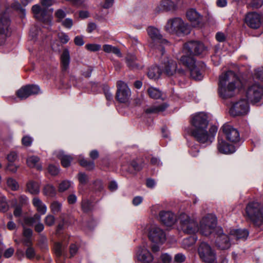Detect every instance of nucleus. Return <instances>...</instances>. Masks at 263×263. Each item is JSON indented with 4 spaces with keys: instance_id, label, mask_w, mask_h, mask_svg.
I'll return each mask as SVG.
<instances>
[{
    "instance_id": "nucleus-1",
    "label": "nucleus",
    "mask_w": 263,
    "mask_h": 263,
    "mask_svg": "<svg viewBox=\"0 0 263 263\" xmlns=\"http://www.w3.org/2000/svg\"><path fill=\"white\" fill-rule=\"evenodd\" d=\"M191 122L192 128L187 132L199 143L206 145L210 144L217 132V127L212 125L208 131V117L203 112L193 115Z\"/></svg>"
},
{
    "instance_id": "nucleus-2",
    "label": "nucleus",
    "mask_w": 263,
    "mask_h": 263,
    "mask_svg": "<svg viewBox=\"0 0 263 263\" xmlns=\"http://www.w3.org/2000/svg\"><path fill=\"white\" fill-rule=\"evenodd\" d=\"M241 87L240 80L233 71L229 70L219 76L218 93L223 99L233 97Z\"/></svg>"
},
{
    "instance_id": "nucleus-3",
    "label": "nucleus",
    "mask_w": 263,
    "mask_h": 263,
    "mask_svg": "<svg viewBox=\"0 0 263 263\" xmlns=\"http://www.w3.org/2000/svg\"><path fill=\"white\" fill-rule=\"evenodd\" d=\"M165 30L177 35L187 34L191 32L190 26L180 17L169 19L165 26Z\"/></svg>"
},
{
    "instance_id": "nucleus-4",
    "label": "nucleus",
    "mask_w": 263,
    "mask_h": 263,
    "mask_svg": "<svg viewBox=\"0 0 263 263\" xmlns=\"http://www.w3.org/2000/svg\"><path fill=\"white\" fill-rule=\"evenodd\" d=\"M55 2V0H42L41 3L43 8L38 5H35L32 7V11L37 20L43 22L47 25H50L51 17L48 14L47 8L52 6Z\"/></svg>"
},
{
    "instance_id": "nucleus-5",
    "label": "nucleus",
    "mask_w": 263,
    "mask_h": 263,
    "mask_svg": "<svg viewBox=\"0 0 263 263\" xmlns=\"http://www.w3.org/2000/svg\"><path fill=\"white\" fill-rule=\"evenodd\" d=\"M217 220L215 216L208 214L203 217L200 221L198 231L205 236L210 235L212 233H216Z\"/></svg>"
},
{
    "instance_id": "nucleus-6",
    "label": "nucleus",
    "mask_w": 263,
    "mask_h": 263,
    "mask_svg": "<svg viewBox=\"0 0 263 263\" xmlns=\"http://www.w3.org/2000/svg\"><path fill=\"white\" fill-rule=\"evenodd\" d=\"M201 260L206 263H215L216 253L214 249L206 242H202L199 245L197 250Z\"/></svg>"
},
{
    "instance_id": "nucleus-7",
    "label": "nucleus",
    "mask_w": 263,
    "mask_h": 263,
    "mask_svg": "<svg viewBox=\"0 0 263 263\" xmlns=\"http://www.w3.org/2000/svg\"><path fill=\"white\" fill-rule=\"evenodd\" d=\"M180 228L182 231L186 234H195L198 232L197 222L186 214L181 213L178 217Z\"/></svg>"
},
{
    "instance_id": "nucleus-8",
    "label": "nucleus",
    "mask_w": 263,
    "mask_h": 263,
    "mask_svg": "<svg viewBox=\"0 0 263 263\" xmlns=\"http://www.w3.org/2000/svg\"><path fill=\"white\" fill-rule=\"evenodd\" d=\"M144 233H147L149 240L154 243L162 244L166 240V235L164 231L156 226H146L144 227Z\"/></svg>"
},
{
    "instance_id": "nucleus-9",
    "label": "nucleus",
    "mask_w": 263,
    "mask_h": 263,
    "mask_svg": "<svg viewBox=\"0 0 263 263\" xmlns=\"http://www.w3.org/2000/svg\"><path fill=\"white\" fill-rule=\"evenodd\" d=\"M147 32L148 36L151 39L152 42L149 43V46L151 48H155V45H159V47L158 49L159 50L161 55L164 53V49L161 46V44H167L168 42L162 38V36L160 33L159 30L154 27L149 26L147 29Z\"/></svg>"
},
{
    "instance_id": "nucleus-10",
    "label": "nucleus",
    "mask_w": 263,
    "mask_h": 263,
    "mask_svg": "<svg viewBox=\"0 0 263 263\" xmlns=\"http://www.w3.org/2000/svg\"><path fill=\"white\" fill-rule=\"evenodd\" d=\"M246 96L251 103H258L263 99V87L258 83L252 84L247 89Z\"/></svg>"
},
{
    "instance_id": "nucleus-11",
    "label": "nucleus",
    "mask_w": 263,
    "mask_h": 263,
    "mask_svg": "<svg viewBox=\"0 0 263 263\" xmlns=\"http://www.w3.org/2000/svg\"><path fill=\"white\" fill-rule=\"evenodd\" d=\"M206 48L203 43L198 41H191L185 43L184 45L183 51L187 55L185 57H193V55H199L203 53Z\"/></svg>"
},
{
    "instance_id": "nucleus-12",
    "label": "nucleus",
    "mask_w": 263,
    "mask_h": 263,
    "mask_svg": "<svg viewBox=\"0 0 263 263\" xmlns=\"http://www.w3.org/2000/svg\"><path fill=\"white\" fill-rule=\"evenodd\" d=\"M180 62L186 66L190 70L191 76L196 80H200L202 78L201 73L196 65L194 59L191 57L182 56Z\"/></svg>"
},
{
    "instance_id": "nucleus-13",
    "label": "nucleus",
    "mask_w": 263,
    "mask_h": 263,
    "mask_svg": "<svg viewBox=\"0 0 263 263\" xmlns=\"http://www.w3.org/2000/svg\"><path fill=\"white\" fill-rule=\"evenodd\" d=\"M249 111V105L245 99H240L232 103L230 114L233 116H243Z\"/></svg>"
},
{
    "instance_id": "nucleus-14",
    "label": "nucleus",
    "mask_w": 263,
    "mask_h": 263,
    "mask_svg": "<svg viewBox=\"0 0 263 263\" xmlns=\"http://www.w3.org/2000/svg\"><path fill=\"white\" fill-rule=\"evenodd\" d=\"M135 257L141 263H151L154 260V256L145 243L137 248Z\"/></svg>"
},
{
    "instance_id": "nucleus-15",
    "label": "nucleus",
    "mask_w": 263,
    "mask_h": 263,
    "mask_svg": "<svg viewBox=\"0 0 263 263\" xmlns=\"http://www.w3.org/2000/svg\"><path fill=\"white\" fill-rule=\"evenodd\" d=\"M215 245L221 250L229 249L231 246L230 236L223 233L222 229L218 227L216 229L215 233Z\"/></svg>"
},
{
    "instance_id": "nucleus-16",
    "label": "nucleus",
    "mask_w": 263,
    "mask_h": 263,
    "mask_svg": "<svg viewBox=\"0 0 263 263\" xmlns=\"http://www.w3.org/2000/svg\"><path fill=\"white\" fill-rule=\"evenodd\" d=\"M10 21L8 14L0 10V45L3 44L9 34Z\"/></svg>"
},
{
    "instance_id": "nucleus-17",
    "label": "nucleus",
    "mask_w": 263,
    "mask_h": 263,
    "mask_svg": "<svg viewBox=\"0 0 263 263\" xmlns=\"http://www.w3.org/2000/svg\"><path fill=\"white\" fill-rule=\"evenodd\" d=\"M117 85L116 99L121 103L127 102L131 96V92L128 86L122 81H118Z\"/></svg>"
},
{
    "instance_id": "nucleus-18",
    "label": "nucleus",
    "mask_w": 263,
    "mask_h": 263,
    "mask_svg": "<svg viewBox=\"0 0 263 263\" xmlns=\"http://www.w3.org/2000/svg\"><path fill=\"white\" fill-rule=\"evenodd\" d=\"M226 139L232 143H237L240 140L239 133L236 128L229 124H225L222 127Z\"/></svg>"
},
{
    "instance_id": "nucleus-19",
    "label": "nucleus",
    "mask_w": 263,
    "mask_h": 263,
    "mask_svg": "<svg viewBox=\"0 0 263 263\" xmlns=\"http://www.w3.org/2000/svg\"><path fill=\"white\" fill-rule=\"evenodd\" d=\"M39 92L40 88L37 85H28L18 89L16 92V95L21 100H24L31 95L38 94Z\"/></svg>"
},
{
    "instance_id": "nucleus-20",
    "label": "nucleus",
    "mask_w": 263,
    "mask_h": 263,
    "mask_svg": "<svg viewBox=\"0 0 263 263\" xmlns=\"http://www.w3.org/2000/svg\"><path fill=\"white\" fill-rule=\"evenodd\" d=\"M245 22L250 28L257 29L261 24V16L256 12H250L246 15Z\"/></svg>"
},
{
    "instance_id": "nucleus-21",
    "label": "nucleus",
    "mask_w": 263,
    "mask_h": 263,
    "mask_svg": "<svg viewBox=\"0 0 263 263\" xmlns=\"http://www.w3.org/2000/svg\"><path fill=\"white\" fill-rule=\"evenodd\" d=\"M159 217L161 221L168 227L174 225L177 221L176 216L171 211H161L159 213Z\"/></svg>"
},
{
    "instance_id": "nucleus-22",
    "label": "nucleus",
    "mask_w": 263,
    "mask_h": 263,
    "mask_svg": "<svg viewBox=\"0 0 263 263\" xmlns=\"http://www.w3.org/2000/svg\"><path fill=\"white\" fill-rule=\"evenodd\" d=\"M217 149L219 153L223 154H231L236 151L233 144H228L225 140L218 138Z\"/></svg>"
},
{
    "instance_id": "nucleus-23",
    "label": "nucleus",
    "mask_w": 263,
    "mask_h": 263,
    "mask_svg": "<svg viewBox=\"0 0 263 263\" xmlns=\"http://www.w3.org/2000/svg\"><path fill=\"white\" fill-rule=\"evenodd\" d=\"M186 17L195 26H199L202 21V16L195 9H190L186 12Z\"/></svg>"
},
{
    "instance_id": "nucleus-24",
    "label": "nucleus",
    "mask_w": 263,
    "mask_h": 263,
    "mask_svg": "<svg viewBox=\"0 0 263 263\" xmlns=\"http://www.w3.org/2000/svg\"><path fill=\"white\" fill-rule=\"evenodd\" d=\"M229 234L232 240H246L249 235V232L246 229H232Z\"/></svg>"
},
{
    "instance_id": "nucleus-25",
    "label": "nucleus",
    "mask_w": 263,
    "mask_h": 263,
    "mask_svg": "<svg viewBox=\"0 0 263 263\" xmlns=\"http://www.w3.org/2000/svg\"><path fill=\"white\" fill-rule=\"evenodd\" d=\"M176 5L171 0H162L157 6L155 11L159 13L164 11H170L176 9Z\"/></svg>"
},
{
    "instance_id": "nucleus-26",
    "label": "nucleus",
    "mask_w": 263,
    "mask_h": 263,
    "mask_svg": "<svg viewBox=\"0 0 263 263\" xmlns=\"http://www.w3.org/2000/svg\"><path fill=\"white\" fill-rule=\"evenodd\" d=\"M127 66L132 69H138L142 68V64L138 62L137 58L134 54H128L125 58Z\"/></svg>"
},
{
    "instance_id": "nucleus-27",
    "label": "nucleus",
    "mask_w": 263,
    "mask_h": 263,
    "mask_svg": "<svg viewBox=\"0 0 263 263\" xmlns=\"http://www.w3.org/2000/svg\"><path fill=\"white\" fill-rule=\"evenodd\" d=\"M163 72L167 76H171L175 72L177 68V64L172 60L167 61L166 63H164V66L162 67Z\"/></svg>"
},
{
    "instance_id": "nucleus-28",
    "label": "nucleus",
    "mask_w": 263,
    "mask_h": 263,
    "mask_svg": "<svg viewBox=\"0 0 263 263\" xmlns=\"http://www.w3.org/2000/svg\"><path fill=\"white\" fill-rule=\"evenodd\" d=\"M32 204L35 208L36 211L40 215L46 214L47 208L45 203L38 197H34L32 199Z\"/></svg>"
},
{
    "instance_id": "nucleus-29",
    "label": "nucleus",
    "mask_w": 263,
    "mask_h": 263,
    "mask_svg": "<svg viewBox=\"0 0 263 263\" xmlns=\"http://www.w3.org/2000/svg\"><path fill=\"white\" fill-rule=\"evenodd\" d=\"M61 67L63 71H67L70 63V54L67 49H65L61 55Z\"/></svg>"
},
{
    "instance_id": "nucleus-30",
    "label": "nucleus",
    "mask_w": 263,
    "mask_h": 263,
    "mask_svg": "<svg viewBox=\"0 0 263 263\" xmlns=\"http://www.w3.org/2000/svg\"><path fill=\"white\" fill-rule=\"evenodd\" d=\"M26 163L30 167H34L39 171L42 169V165L40 163V158L37 156H31L28 157Z\"/></svg>"
},
{
    "instance_id": "nucleus-31",
    "label": "nucleus",
    "mask_w": 263,
    "mask_h": 263,
    "mask_svg": "<svg viewBox=\"0 0 263 263\" xmlns=\"http://www.w3.org/2000/svg\"><path fill=\"white\" fill-rule=\"evenodd\" d=\"M41 221V215L35 213L33 216L25 217L24 218V222L22 223L23 227L24 226H31Z\"/></svg>"
},
{
    "instance_id": "nucleus-32",
    "label": "nucleus",
    "mask_w": 263,
    "mask_h": 263,
    "mask_svg": "<svg viewBox=\"0 0 263 263\" xmlns=\"http://www.w3.org/2000/svg\"><path fill=\"white\" fill-rule=\"evenodd\" d=\"M55 155L61 160V164L65 167H68L70 164L72 158L70 156L65 155L62 151L55 152Z\"/></svg>"
},
{
    "instance_id": "nucleus-33",
    "label": "nucleus",
    "mask_w": 263,
    "mask_h": 263,
    "mask_svg": "<svg viewBox=\"0 0 263 263\" xmlns=\"http://www.w3.org/2000/svg\"><path fill=\"white\" fill-rule=\"evenodd\" d=\"M27 189L31 194L36 195L40 193V185L39 183L33 181H29L28 182Z\"/></svg>"
},
{
    "instance_id": "nucleus-34",
    "label": "nucleus",
    "mask_w": 263,
    "mask_h": 263,
    "mask_svg": "<svg viewBox=\"0 0 263 263\" xmlns=\"http://www.w3.org/2000/svg\"><path fill=\"white\" fill-rule=\"evenodd\" d=\"M103 50L108 53H112L117 55L119 57H121L122 54L120 52V49L115 46H112L110 45L105 44L103 46Z\"/></svg>"
},
{
    "instance_id": "nucleus-35",
    "label": "nucleus",
    "mask_w": 263,
    "mask_h": 263,
    "mask_svg": "<svg viewBox=\"0 0 263 263\" xmlns=\"http://www.w3.org/2000/svg\"><path fill=\"white\" fill-rule=\"evenodd\" d=\"M197 239V237L195 236H192L184 238L182 241V246L184 249H187L195 244Z\"/></svg>"
},
{
    "instance_id": "nucleus-36",
    "label": "nucleus",
    "mask_w": 263,
    "mask_h": 263,
    "mask_svg": "<svg viewBox=\"0 0 263 263\" xmlns=\"http://www.w3.org/2000/svg\"><path fill=\"white\" fill-rule=\"evenodd\" d=\"M161 73V72L159 67L154 66L149 69L147 76L151 79H156L160 77Z\"/></svg>"
},
{
    "instance_id": "nucleus-37",
    "label": "nucleus",
    "mask_w": 263,
    "mask_h": 263,
    "mask_svg": "<svg viewBox=\"0 0 263 263\" xmlns=\"http://www.w3.org/2000/svg\"><path fill=\"white\" fill-rule=\"evenodd\" d=\"M43 193L45 196L52 197L55 196L56 190L53 185L47 184L43 189Z\"/></svg>"
},
{
    "instance_id": "nucleus-38",
    "label": "nucleus",
    "mask_w": 263,
    "mask_h": 263,
    "mask_svg": "<svg viewBox=\"0 0 263 263\" xmlns=\"http://www.w3.org/2000/svg\"><path fill=\"white\" fill-rule=\"evenodd\" d=\"M62 208V203L58 201H53L50 205L51 212L55 214L61 211Z\"/></svg>"
},
{
    "instance_id": "nucleus-39",
    "label": "nucleus",
    "mask_w": 263,
    "mask_h": 263,
    "mask_svg": "<svg viewBox=\"0 0 263 263\" xmlns=\"http://www.w3.org/2000/svg\"><path fill=\"white\" fill-rule=\"evenodd\" d=\"M149 97L154 99H158L161 97V92L155 87H150L147 90Z\"/></svg>"
},
{
    "instance_id": "nucleus-40",
    "label": "nucleus",
    "mask_w": 263,
    "mask_h": 263,
    "mask_svg": "<svg viewBox=\"0 0 263 263\" xmlns=\"http://www.w3.org/2000/svg\"><path fill=\"white\" fill-rule=\"evenodd\" d=\"M6 183L7 186L12 191H16L19 188L18 182L12 177L8 178Z\"/></svg>"
},
{
    "instance_id": "nucleus-41",
    "label": "nucleus",
    "mask_w": 263,
    "mask_h": 263,
    "mask_svg": "<svg viewBox=\"0 0 263 263\" xmlns=\"http://www.w3.org/2000/svg\"><path fill=\"white\" fill-rule=\"evenodd\" d=\"M167 107V105L165 103H163L161 105L153 106L147 109L146 112L148 113L161 112L164 111Z\"/></svg>"
},
{
    "instance_id": "nucleus-42",
    "label": "nucleus",
    "mask_w": 263,
    "mask_h": 263,
    "mask_svg": "<svg viewBox=\"0 0 263 263\" xmlns=\"http://www.w3.org/2000/svg\"><path fill=\"white\" fill-rule=\"evenodd\" d=\"M72 183L68 180H64L59 185L58 191L60 192H63L71 187Z\"/></svg>"
},
{
    "instance_id": "nucleus-43",
    "label": "nucleus",
    "mask_w": 263,
    "mask_h": 263,
    "mask_svg": "<svg viewBox=\"0 0 263 263\" xmlns=\"http://www.w3.org/2000/svg\"><path fill=\"white\" fill-rule=\"evenodd\" d=\"M214 50L215 54L212 55V60L214 64L217 66L219 64L220 50L218 46H215Z\"/></svg>"
},
{
    "instance_id": "nucleus-44",
    "label": "nucleus",
    "mask_w": 263,
    "mask_h": 263,
    "mask_svg": "<svg viewBox=\"0 0 263 263\" xmlns=\"http://www.w3.org/2000/svg\"><path fill=\"white\" fill-rule=\"evenodd\" d=\"M79 161L80 165L87 170H92L95 167V164L93 161H88L84 158L80 159Z\"/></svg>"
},
{
    "instance_id": "nucleus-45",
    "label": "nucleus",
    "mask_w": 263,
    "mask_h": 263,
    "mask_svg": "<svg viewBox=\"0 0 263 263\" xmlns=\"http://www.w3.org/2000/svg\"><path fill=\"white\" fill-rule=\"evenodd\" d=\"M81 206L84 212H88L92 209V204L87 199H83L82 201Z\"/></svg>"
},
{
    "instance_id": "nucleus-46",
    "label": "nucleus",
    "mask_w": 263,
    "mask_h": 263,
    "mask_svg": "<svg viewBox=\"0 0 263 263\" xmlns=\"http://www.w3.org/2000/svg\"><path fill=\"white\" fill-rule=\"evenodd\" d=\"M54 252L57 256L60 257L63 255L64 246L61 242H57L54 247Z\"/></svg>"
},
{
    "instance_id": "nucleus-47",
    "label": "nucleus",
    "mask_w": 263,
    "mask_h": 263,
    "mask_svg": "<svg viewBox=\"0 0 263 263\" xmlns=\"http://www.w3.org/2000/svg\"><path fill=\"white\" fill-rule=\"evenodd\" d=\"M9 205L7 202L6 198L4 196L0 197V211L3 212L7 211Z\"/></svg>"
},
{
    "instance_id": "nucleus-48",
    "label": "nucleus",
    "mask_w": 263,
    "mask_h": 263,
    "mask_svg": "<svg viewBox=\"0 0 263 263\" xmlns=\"http://www.w3.org/2000/svg\"><path fill=\"white\" fill-rule=\"evenodd\" d=\"M78 179L80 183V187H81L82 185L86 184L88 180V177L84 173H79L78 174Z\"/></svg>"
},
{
    "instance_id": "nucleus-49",
    "label": "nucleus",
    "mask_w": 263,
    "mask_h": 263,
    "mask_svg": "<svg viewBox=\"0 0 263 263\" xmlns=\"http://www.w3.org/2000/svg\"><path fill=\"white\" fill-rule=\"evenodd\" d=\"M101 46L97 44H88L85 45V48L90 51H98L100 50Z\"/></svg>"
},
{
    "instance_id": "nucleus-50",
    "label": "nucleus",
    "mask_w": 263,
    "mask_h": 263,
    "mask_svg": "<svg viewBox=\"0 0 263 263\" xmlns=\"http://www.w3.org/2000/svg\"><path fill=\"white\" fill-rule=\"evenodd\" d=\"M58 37L60 42L63 44H66L70 40L69 36L65 32H59L58 34Z\"/></svg>"
},
{
    "instance_id": "nucleus-51",
    "label": "nucleus",
    "mask_w": 263,
    "mask_h": 263,
    "mask_svg": "<svg viewBox=\"0 0 263 263\" xmlns=\"http://www.w3.org/2000/svg\"><path fill=\"white\" fill-rule=\"evenodd\" d=\"M44 222L48 226H52L55 222V217L52 215L48 214L45 217Z\"/></svg>"
},
{
    "instance_id": "nucleus-52",
    "label": "nucleus",
    "mask_w": 263,
    "mask_h": 263,
    "mask_svg": "<svg viewBox=\"0 0 263 263\" xmlns=\"http://www.w3.org/2000/svg\"><path fill=\"white\" fill-rule=\"evenodd\" d=\"M33 139L32 137L25 136L22 138V142L23 145L25 146H30L32 144Z\"/></svg>"
},
{
    "instance_id": "nucleus-53",
    "label": "nucleus",
    "mask_w": 263,
    "mask_h": 263,
    "mask_svg": "<svg viewBox=\"0 0 263 263\" xmlns=\"http://www.w3.org/2000/svg\"><path fill=\"white\" fill-rule=\"evenodd\" d=\"M255 78L263 82V67L256 69L254 73Z\"/></svg>"
},
{
    "instance_id": "nucleus-54",
    "label": "nucleus",
    "mask_w": 263,
    "mask_h": 263,
    "mask_svg": "<svg viewBox=\"0 0 263 263\" xmlns=\"http://www.w3.org/2000/svg\"><path fill=\"white\" fill-rule=\"evenodd\" d=\"M62 25L65 27L66 28H67L68 29H70L72 26H73V20L71 18H67L63 21H61Z\"/></svg>"
},
{
    "instance_id": "nucleus-55",
    "label": "nucleus",
    "mask_w": 263,
    "mask_h": 263,
    "mask_svg": "<svg viewBox=\"0 0 263 263\" xmlns=\"http://www.w3.org/2000/svg\"><path fill=\"white\" fill-rule=\"evenodd\" d=\"M55 16L58 18L59 22H61L63 19L66 16V13L63 9H58L55 13Z\"/></svg>"
},
{
    "instance_id": "nucleus-56",
    "label": "nucleus",
    "mask_w": 263,
    "mask_h": 263,
    "mask_svg": "<svg viewBox=\"0 0 263 263\" xmlns=\"http://www.w3.org/2000/svg\"><path fill=\"white\" fill-rule=\"evenodd\" d=\"M263 0H252L250 6L253 9H258L262 5Z\"/></svg>"
},
{
    "instance_id": "nucleus-57",
    "label": "nucleus",
    "mask_w": 263,
    "mask_h": 263,
    "mask_svg": "<svg viewBox=\"0 0 263 263\" xmlns=\"http://www.w3.org/2000/svg\"><path fill=\"white\" fill-rule=\"evenodd\" d=\"M160 258L163 263H171L172 260L171 256L167 253H162Z\"/></svg>"
},
{
    "instance_id": "nucleus-58",
    "label": "nucleus",
    "mask_w": 263,
    "mask_h": 263,
    "mask_svg": "<svg viewBox=\"0 0 263 263\" xmlns=\"http://www.w3.org/2000/svg\"><path fill=\"white\" fill-rule=\"evenodd\" d=\"M48 172L51 175H57L59 173V167L53 165H49L48 166Z\"/></svg>"
},
{
    "instance_id": "nucleus-59",
    "label": "nucleus",
    "mask_w": 263,
    "mask_h": 263,
    "mask_svg": "<svg viewBox=\"0 0 263 263\" xmlns=\"http://www.w3.org/2000/svg\"><path fill=\"white\" fill-rule=\"evenodd\" d=\"M74 43L77 46H82L84 44V37L82 35L76 36L74 39Z\"/></svg>"
},
{
    "instance_id": "nucleus-60",
    "label": "nucleus",
    "mask_w": 263,
    "mask_h": 263,
    "mask_svg": "<svg viewBox=\"0 0 263 263\" xmlns=\"http://www.w3.org/2000/svg\"><path fill=\"white\" fill-rule=\"evenodd\" d=\"M7 158L9 163H13L17 159V154L15 152H11L8 155Z\"/></svg>"
},
{
    "instance_id": "nucleus-61",
    "label": "nucleus",
    "mask_w": 263,
    "mask_h": 263,
    "mask_svg": "<svg viewBox=\"0 0 263 263\" xmlns=\"http://www.w3.org/2000/svg\"><path fill=\"white\" fill-rule=\"evenodd\" d=\"M185 256L182 253H178L175 255L174 260L176 262L182 263L185 260Z\"/></svg>"
},
{
    "instance_id": "nucleus-62",
    "label": "nucleus",
    "mask_w": 263,
    "mask_h": 263,
    "mask_svg": "<svg viewBox=\"0 0 263 263\" xmlns=\"http://www.w3.org/2000/svg\"><path fill=\"white\" fill-rule=\"evenodd\" d=\"M18 167V166L14 164L13 163H9L6 166V170L12 173H15L16 172Z\"/></svg>"
},
{
    "instance_id": "nucleus-63",
    "label": "nucleus",
    "mask_w": 263,
    "mask_h": 263,
    "mask_svg": "<svg viewBox=\"0 0 263 263\" xmlns=\"http://www.w3.org/2000/svg\"><path fill=\"white\" fill-rule=\"evenodd\" d=\"M199 145H194L191 147L190 150V153L191 155L193 157H196L197 156L198 153H199Z\"/></svg>"
},
{
    "instance_id": "nucleus-64",
    "label": "nucleus",
    "mask_w": 263,
    "mask_h": 263,
    "mask_svg": "<svg viewBox=\"0 0 263 263\" xmlns=\"http://www.w3.org/2000/svg\"><path fill=\"white\" fill-rule=\"evenodd\" d=\"M215 38L218 42H222L226 40V36L223 33L218 32L216 34Z\"/></svg>"
}]
</instances>
